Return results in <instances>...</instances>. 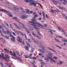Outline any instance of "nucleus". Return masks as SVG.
Masks as SVG:
<instances>
[{"label":"nucleus","instance_id":"473e14b6","mask_svg":"<svg viewBox=\"0 0 67 67\" xmlns=\"http://www.w3.org/2000/svg\"><path fill=\"white\" fill-rule=\"evenodd\" d=\"M54 39L55 41L58 42H59V41H60L59 40L57 39L56 38H54Z\"/></svg>","mask_w":67,"mask_h":67},{"label":"nucleus","instance_id":"412c9836","mask_svg":"<svg viewBox=\"0 0 67 67\" xmlns=\"http://www.w3.org/2000/svg\"><path fill=\"white\" fill-rule=\"evenodd\" d=\"M13 54H12V55L13 56H14V57H16V54H15V53L14 52H13Z\"/></svg>","mask_w":67,"mask_h":67},{"label":"nucleus","instance_id":"4d7b16f0","mask_svg":"<svg viewBox=\"0 0 67 67\" xmlns=\"http://www.w3.org/2000/svg\"><path fill=\"white\" fill-rule=\"evenodd\" d=\"M39 56H42V55H43V54H41V53H39L38 54Z\"/></svg>","mask_w":67,"mask_h":67},{"label":"nucleus","instance_id":"f3484780","mask_svg":"<svg viewBox=\"0 0 67 67\" xmlns=\"http://www.w3.org/2000/svg\"><path fill=\"white\" fill-rule=\"evenodd\" d=\"M14 9L16 10H19L20 9V8L19 7H14Z\"/></svg>","mask_w":67,"mask_h":67},{"label":"nucleus","instance_id":"37998d69","mask_svg":"<svg viewBox=\"0 0 67 67\" xmlns=\"http://www.w3.org/2000/svg\"><path fill=\"white\" fill-rule=\"evenodd\" d=\"M6 32L8 34H9L10 35V32L9 31H6Z\"/></svg>","mask_w":67,"mask_h":67},{"label":"nucleus","instance_id":"aec40b11","mask_svg":"<svg viewBox=\"0 0 67 67\" xmlns=\"http://www.w3.org/2000/svg\"><path fill=\"white\" fill-rule=\"evenodd\" d=\"M18 23H19L21 25H23V26H25V25L24 24L22 23L20 21H18V20L17 21Z\"/></svg>","mask_w":67,"mask_h":67},{"label":"nucleus","instance_id":"6e6d98bb","mask_svg":"<svg viewBox=\"0 0 67 67\" xmlns=\"http://www.w3.org/2000/svg\"><path fill=\"white\" fill-rule=\"evenodd\" d=\"M28 58H29L30 59H32V57H31V56H30L28 55Z\"/></svg>","mask_w":67,"mask_h":67},{"label":"nucleus","instance_id":"3c124183","mask_svg":"<svg viewBox=\"0 0 67 67\" xmlns=\"http://www.w3.org/2000/svg\"><path fill=\"white\" fill-rule=\"evenodd\" d=\"M63 7H61V5L59 6V9H63Z\"/></svg>","mask_w":67,"mask_h":67},{"label":"nucleus","instance_id":"6e6552de","mask_svg":"<svg viewBox=\"0 0 67 67\" xmlns=\"http://www.w3.org/2000/svg\"><path fill=\"white\" fill-rule=\"evenodd\" d=\"M38 47L41 48H42V49H43V50H44L45 49V47L44 46L38 45Z\"/></svg>","mask_w":67,"mask_h":67},{"label":"nucleus","instance_id":"20e7f679","mask_svg":"<svg viewBox=\"0 0 67 67\" xmlns=\"http://www.w3.org/2000/svg\"><path fill=\"white\" fill-rule=\"evenodd\" d=\"M0 11H1L2 12H6V13L7 14H10V13L8 12H9L8 11H7L4 9H0Z\"/></svg>","mask_w":67,"mask_h":67},{"label":"nucleus","instance_id":"7ed1b4c3","mask_svg":"<svg viewBox=\"0 0 67 67\" xmlns=\"http://www.w3.org/2000/svg\"><path fill=\"white\" fill-rule=\"evenodd\" d=\"M22 15L20 17V18L21 19H25L26 18H27V15H26L25 14H22Z\"/></svg>","mask_w":67,"mask_h":67},{"label":"nucleus","instance_id":"338daca9","mask_svg":"<svg viewBox=\"0 0 67 67\" xmlns=\"http://www.w3.org/2000/svg\"><path fill=\"white\" fill-rule=\"evenodd\" d=\"M58 37H59V38H63L61 36H58Z\"/></svg>","mask_w":67,"mask_h":67},{"label":"nucleus","instance_id":"49530a36","mask_svg":"<svg viewBox=\"0 0 67 67\" xmlns=\"http://www.w3.org/2000/svg\"><path fill=\"white\" fill-rule=\"evenodd\" d=\"M26 31L27 33H30V31H29L27 30H26Z\"/></svg>","mask_w":67,"mask_h":67},{"label":"nucleus","instance_id":"ddd939ff","mask_svg":"<svg viewBox=\"0 0 67 67\" xmlns=\"http://www.w3.org/2000/svg\"><path fill=\"white\" fill-rule=\"evenodd\" d=\"M3 54L1 53V54L0 55V59H1V57L2 59H4V57L3 56Z\"/></svg>","mask_w":67,"mask_h":67},{"label":"nucleus","instance_id":"864d4df0","mask_svg":"<svg viewBox=\"0 0 67 67\" xmlns=\"http://www.w3.org/2000/svg\"><path fill=\"white\" fill-rule=\"evenodd\" d=\"M7 26L8 28H9V24H8L7 23L5 25Z\"/></svg>","mask_w":67,"mask_h":67},{"label":"nucleus","instance_id":"c85d7f7f","mask_svg":"<svg viewBox=\"0 0 67 67\" xmlns=\"http://www.w3.org/2000/svg\"><path fill=\"white\" fill-rule=\"evenodd\" d=\"M44 59L45 60H46V61H47V62H48V61H49V60H48V59L47 58H44Z\"/></svg>","mask_w":67,"mask_h":67},{"label":"nucleus","instance_id":"a19ab883","mask_svg":"<svg viewBox=\"0 0 67 67\" xmlns=\"http://www.w3.org/2000/svg\"><path fill=\"white\" fill-rule=\"evenodd\" d=\"M8 15L9 17H11V18H12L13 17V15L11 14Z\"/></svg>","mask_w":67,"mask_h":67},{"label":"nucleus","instance_id":"4be33fe9","mask_svg":"<svg viewBox=\"0 0 67 67\" xmlns=\"http://www.w3.org/2000/svg\"><path fill=\"white\" fill-rule=\"evenodd\" d=\"M49 31H48V32H49V33H51V34H52V35H53V32H52V30L49 29Z\"/></svg>","mask_w":67,"mask_h":67},{"label":"nucleus","instance_id":"2f4dec72","mask_svg":"<svg viewBox=\"0 0 67 67\" xmlns=\"http://www.w3.org/2000/svg\"><path fill=\"white\" fill-rule=\"evenodd\" d=\"M63 18H64V19H66V20H67V17H66V16H65V15H63Z\"/></svg>","mask_w":67,"mask_h":67},{"label":"nucleus","instance_id":"69168bd1","mask_svg":"<svg viewBox=\"0 0 67 67\" xmlns=\"http://www.w3.org/2000/svg\"><path fill=\"white\" fill-rule=\"evenodd\" d=\"M24 36H25V37L26 38V40H27V38H26V35L25 34H24Z\"/></svg>","mask_w":67,"mask_h":67},{"label":"nucleus","instance_id":"bf43d9fd","mask_svg":"<svg viewBox=\"0 0 67 67\" xmlns=\"http://www.w3.org/2000/svg\"><path fill=\"white\" fill-rule=\"evenodd\" d=\"M47 26V25H46L45 24H43V26H44V27H46Z\"/></svg>","mask_w":67,"mask_h":67},{"label":"nucleus","instance_id":"f704fd0d","mask_svg":"<svg viewBox=\"0 0 67 67\" xmlns=\"http://www.w3.org/2000/svg\"><path fill=\"white\" fill-rule=\"evenodd\" d=\"M4 60H5V61H6V62H8V61L9 60V58H5L4 59Z\"/></svg>","mask_w":67,"mask_h":67},{"label":"nucleus","instance_id":"5fc2aeb1","mask_svg":"<svg viewBox=\"0 0 67 67\" xmlns=\"http://www.w3.org/2000/svg\"><path fill=\"white\" fill-rule=\"evenodd\" d=\"M29 36H30L31 38V39H32V38H34L32 37V36L31 35V34H30L29 35Z\"/></svg>","mask_w":67,"mask_h":67},{"label":"nucleus","instance_id":"72a5a7b5","mask_svg":"<svg viewBox=\"0 0 67 67\" xmlns=\"http://www.w3.org/2000/svg\"><path fill=\"white\" fill-rule=\"evenodd\" d=\"M25 48L26 50H29V47L27 46H25Z\"/></svg>","mask_w":67,"mask_h":67},{"label":"nucleus","instance_id":"79ce46f5","mask_svg":"<svg viewBox=\"0 0 67 67\" xmlns=\"http://www.w3.org/2000/svg\"><path fill=\"white\" fill-rule=\"evenodd\" d=\"M58 64L61 65L63 64V62H60L58 63Z\"/></svg>","mask_w":67,"mask_h":67},{"label":"nucleus","instance_id":"f257e3e1","mask_svg":"<svg viewBox=\"0 0 67 67\" xmlns=\"http://www.w3.org/2000/svg\"><path fill=\"white\" fill-rule=\"evenodd\" d=\"M28 1L30 2V3L29 4L30 5H31V6L34 5V6H35V7H36L37 2H34L33 0H28Z\"/></svg>","mask_w":67,"mask_h":67},{"label":"nucleus","instance_id":"9d476101","mask_svg":"<svg viewBox=\"0 0 67 67\" xmlns=\"http://www.w3.org/2000/svg\"><path fill=\"white\" fill-rule=\"evenodd\" d=\"M17 40L19 42V43H22V40L21 38L19 37H18Z\"/></svg>","mask_w":67,"mask_h":67},{"label":"nucleus","instance_id":"423d86ee","mask_svg":"<svg viewBox=\"0 0 67 67\" xmlns=\"http://www.w3.org/2000/svg\"><path fill=\"white\" fill-rule=\"evenodd\" d=\"M32 40L34 43L36 44H38V41H36L34 38H32Z\"/></svg>","mask_w":67,"mask_h":67},{"label":"nucleus","instance_id":"774afa93","mask_svg":"<svg viewBox=\"0 0 67 67\" xmlns=\"http://www.w3.org/2000/svg\"><path fill=\"white\" fill-rule=\"evenodd\" d=\"M38 16V15L37 14L36 15H35V18H36Z\"/></svg>","mask_w":67,"mask_h":67},{"label":"nucleus","instance_id":"6ab92c4d","mask_svg":"<svg viewBox=\"0 0 67 67\" xmlns=\"http://www.w3.org/2000/svg\"><path fill=\"white\" fill-rule=\"evenodd\" d=\"M31 21L33 22H36V20L35 18H34L31 19Z\"/></svg>","mask_w":67,"mask_h":67},{"label":"nucleus","instance_id":"39448f33","mask_svg":"<svg viewBox=\"0 0 67 67\" xmlns=\"http://www.w3.org/2000/svg\"><path fill=\"white\" fill-rule=\"evenodd\" d=\"M55 11H57V12H59V10L57 9H56L55 10H51L50 12H51V13H52V14H54V13H56Z\"/></svg>","mask_w":67,"mask_h":67},{"label":"nucleus","instance_id":"4c0bfd02","mask_svg":"<svg viewBox=\"0 0 67 67\" xmlns=\"http://www.w3.org/2000/svg\"><path fill=\"white\" fill-rule=\"evenodd\" d=\"M4 36L5 38H6V39H9V38L8 37V36Z\"/></svg>","mask_w":67,"mask_h":67},{"label":"nucleus","instance_id":"a18cd8bd","mask_svg":"<svg viewBox=\"0 0 67 67\" xmlns=\"http://www.w3.org/2000/svg\"><path fill=\"white\" fill-rule=\"evenodd\" d=\"M38 35H40V36H42V34L40 33V31H38Z\"/></svg>","mask_w":67,"mask_h":67},{"label":"nucleus","instance_id":"e433bc0d","mask_svg":"<svg viewBox=\"0 0 67 67\" xmlns=\"http://www.w3.org/2000/svg\"><path fill=\"white\" fill-rule=\"evenodd\" d=\"M5 57L7 58H9V57L7 54H6L5 55Z\"/></svg>","mask_w":67,"mask_h":67},{"label":"nucleus","instance_id":"2eb2a0df","mask_svg":"<svg viewBox=\"0 0 67 67\" xmlns=\"http://www.w3.org/2000/svg\"><path fill=\"white\" fill-rule=\"evenodd\" d=\"M13 20H15V21H18V20H18V18L16 17H14L13 18Z\"/></svg>","mask_w":67,"mask_h":67},{"label":"nucleus","instance_id":"052dcab7","mask_svg":"<svg viewBox=\"0 0 67 67\" xmlns=\"http://www.w3.org/2000/svg\"><path fill=\"white\" fill-rule=\"evenodd\" d=\"M27 13H28V14H30V10H28V11H26Z\"/></svg>","mask_w":67,"mask_h":67},{"label":"nucleus","instance_id":"bb28decb","mask_svg":"<svg viewBox=\"0 0 67 67\" xmlns=\"http://www.w3.org/2000/svg\"><path fill=\"white\" fill-rule=\"evenodd\" d=\"M2 31L4 34H6V32H5V31H4V30L3 29H2Z\"/></svg>","mask_w":67,"mask_h":67},{"label":"nucleus","instance_id":"a878e982","mask_svg":"<svg viewBox=\"0 0 67 67\" xmlns=\"http://www.w3.org/2000/svg\"><path fill=\"white\" fill-rule=\"evenodd\" d=\"M4 50L5 51H6L7 52V53H9V50H8L6 49H4Z\"/></svg>","mask_w":67,"mask_h":67},{"label":"nucleus","instance_id":"c9c22d12","mask_svg":"<svg viewBox=\"0 0 67 67\" xmlns=\"http://www.w3.org/2000/svg\"><path fill=\"white\" fill-rule=\"evenodd\" d=\"M34 28V27H36V25L35 24H32L31 25Z\"/></svg>","mask_w":67,"mask_h":67},{"label":"nucleus","instance_id":"cd10ccee","mask_svg":"<svg viewBox=\"0 0 67 67\" xmlns=\"http://www.w3.org/2000/svg\"><path fill=\"white\" fill-rule=\"evenodd\" d=\"M49 56H51V57H52L53 56V54H52V53H49L48 54Z\"/></svg>","mask_w":67,"mask_h":67},{"label":"nucleus","instance_id":"de8ad7c7","mask_svg":"<svg viewBox=\"0 0 67 67\" xmlns=\"http://www.w3.org/2000/svg\"><path fill=\"white\" fill-rule=\"evenodd\" d=\"M13 31H14L15 33H18V31H17V30H16L14 29L13 30Z\"/></svg>","mask_w":67,"mask_h":67},{"label":"nucleus","instance_id":"7c9ffc66","mask_svg":"<svg viewBox=\"0 0 67 67\" xmlns=\"http://www.w3.org/2000/svg\"><path fill=\"white\" fill-rule=\"evenodd\" d=\"M63 18H64V19H66V20H67V17H66V16H65V15H63Z\"/></svg>","mask_w":67,"mask_h":67},{"label":"nucleus","instance_id":"a211bd4d","mask_svg":"<svg viewBox=\"0 0 67 67\" xmlns=\"http://www.w3.org/2000/svg\"><path fill=\"white\" fill-rule=\"evenodd\" d=\"M39 50L41 53H44L45 52V50L43 51V50H42L40 49H39Z\"/></svg>","mask_w":67,"mask_h":67},{"label":"nucleus","instance_id":"f03ea898","mask_svg":"<svg viewBox=\"0 0 67 67\" xmlns=\"http://www.w3.org/2000/svg\"><path fill=\"white\" fill-rule=\"evenodd\" d=\"M10 36L11 37H12L11 38V41L12 43H14L15 42V37L13 36L12 35H10Z\"/></svg>","mask_w":67,"mask_h":67},{"label":"nucleus","instance_id":"c756f323","mask_svg":"<svg viewBox=\"0 0 67 67\" xmlns=\"http://www.w3.org/2000/svg\"><path fill=\"white\" fill-rule=\"evenodd\" d=\"M34 24H37L38 25H40V23L38 22H36L35 23H34Z\"/></svg>","mask_w":67,"mask_h":67},{"label":"nucleus","instance_id":"393cba45","mask_svg":"<svg viewBox=\"0 0 67 67\" xmlns=\"http://www.w3.org/2000/svg\"><path fill=\"white\" fill-rule=\"evenodd\" d=\"M32 34L34 36V37H37L38 36L36 34H35L33 32L32 33Z\"/></svg>","mask_w":67,"mask_h":67},{"label":"nucleus","instance_id":"680f3d73","mask_svg":"<svg viewBox=\"0 0 67 67\" xmlns=\"http://www.w3.org/2000/svg\"><path fill=\"white\" fill-rule=\"evenodd\" d=\"M62 41H63V42H65V39L62 38Z\"/></svg>","mask_w":67,"mask_h":67},{"label":"nucleus","instance_id":"13d9d810","mask_svg":"<svg viewBox=\"0 0 67 67\" xmlns=\"http://www.w3.org/2000/svg\"><path fill=\"white\" fill-rule=\"evenodd\" d=\"M33 13V11H30L29 12V14H32Z\"/></svg>","mask_w":67,"mask_h":67},{"label":"nucleus","instance_id":"58836bf2","mask_svg":"<svg viewBox=\"0 0 67 67\" xmlns=\"http://www.w3.org/2000/svg\"><path fill=\"white\" fill-rule=\"evenodd\" d=\"M24 57L26 58H28V55H25Z\"/></svg>","mask_w":67,"mask_h":67},{"label":"nucleus","instance_id":"ea45409f","mask_svg":"<svg viewBox=\"0 0 67 67\" xmlns=\"http://www.w3.org/2000/svg\"><path fill=\"white\" fill-rule=\"evenodd\" d=\"M34 49L33 48H32L31 49V53H33V51H34Z\"/></svg>","mask_w":67,"mask_h":67},{"label":"nucleus","instance_id":"8fccbe9b","mask_svg":"<svg viewBox=\"0 0 67 67\" xmlns=\"http://www.w3.org/2000/svg\"><path fill=\"white\" fill-rule=\"evenodd\" d=\"M62 32L63 34H65V31L64 30L62 31Z\"/></svg>","mask_w":67,"mask_h":67},{"label":"nucleus","instance_id":"603ef678","mask_svg":"<svg viewBox=\"0 0 67 67\" xmlns=\"http://www.w3.org/2000/svg\"><path fill=\"white\" fill-rule=\"evenodd\" d=\"M14 25L16 26V27H18L19 26L15 24V23H14Z\"/></svg>","mask_w":67,"mask_h":67},{"label":"nucleus","instance_id":"0eeeda50","mask_svg":"<svg viewBox=\"0 0 67 67\" xmlns=\"http://www.w3.org/2000/svg\"><path fill=\"white\" fill-rule=\"evenodd\" d=\"M38 47L41 48H42V49H43V50H44L45 49V47L44 46L38 45Z\"/></svg>","mask_w":67,"mask_h":67},{"label":"nucleus","instance_id":"5701e85b","mask_svg":"<svg viewBox=\"0 0 67 67\" xmlns=\"http://www.w3.org/2000/svg\"><path fill=\"white\" fill-rule=\"evenodd\" d=\"M19 34H20L21 35H22V36H24V34H23V32L20 31H19Z\"/></svg>","mask_w":67,"mask_h":67},{"label":"nucleus","instance_id":"0e129e2a","mask_svg":"<svg viewBox=\"0 0 67 67\" xmlns=\"http://www.w3.org/2000/svg\"><path fill=\"white\" fill-rule=\"evenodd\" d=\"M38 13L39 14H40V15H41V12L40 11H38Z\"/></svg>","mask_w":67,"mask_h":67},{"label":"nucleus","instance_id":"9b49d317","mask_svg":"<svg viewBox=\"0 0 67 67\" xmlns=\"http://www.w3.org/2000/svg\"><path fill=\"white\" fill-rule=\"evenodd\" d=\"M52 1L53 2V3H54L55 4H57V3H59V0L58 1H57V2H56L54 0H52Z\"/></svg>","mask_w":67,"mask_h":67},{"label":"nucleus","instance_id":"09e8293b","mask_svg":"<svg viewBox=\"0 0 67 67\" xmlns=\"http://www.w3.org/2000/svg\"><path fill=\"white\" fill-rule=\"evenodd\" d=\"M46 16L47 19H49V17H48V16L46 14Z\"/></svg>","mask_w":67,"mask_h":67},{"label":"nucleus","instance_id":"b1692460","mask_svg":"<svg viewBox=\"0 0 67 67\" xmlns=\"http://www.w3.org/2000/svg\"><path fill=\"white\" fill-rule=\"evenodd\" d=\"M0 64L1 66H2V67H4V64L3 63H2L1 62L0 63Z\"/></svg>","mask_w":67,"mask_h":67},{"label":"nucleus","instance_id":"f8f14e48","mask_svg":"<svg viewBox=\"0 0 67 67\" xmlns=\"http://www.w3.org/2000/svg\"><path fill=\"white\" fill-rule=\"evenodd\" d=\"M34 29H35V30H36L37 31V32H40L39 31V30H40V29L39 28L37 27H34Z\"/></svg>","mask_w":67,"mask_h":67},{"label":"nucleus","instance_id":"1a4fd4ad","mask_svg":"<svg viewBox=\"0 0 67 67\" xmlns=\"http://www.w3.org/2000/svg\"><path fill=\"white\" fill-rule=\"evenodd\" d=\"M48 58L49 59H51V60L50 61V63H51V64H53V61L52 60H53V59H53V58L50 57L49 56H48Z\"/></svg>","mask_w":67,"mask_h":67},{"label":"nucleus","instance_id":"dca6fc26","mask_svg":"<svg viewBox=\"0 0 67 67\" xmlns=\"http://www.w3.org/2000/svg\"><path fill=\"white\" fill-rule=\"evenodd\" d=\"M47 48H48L49 49V50H51V51H52V52H56V51L55 50H54L53 49L51 48L50 47H47Z\"/></svg>","mask_w":67,"mask_h":67},{"label":"nucleus","instance_id":"c03bdc74","mask_svg":"<svg viewBox=\"0 0 67 67\" xmlns=\"http://www.w3.org/2000/svg\"><path fill=\"white\" fill-rule=\"evenodd\" d=\"M37 37H38V39H39V40H41V38H42V37L40 36H37Z\"/></svg>","mask_w":67,"mask_h":67},{"label":"nucleus","instance_id":"e2e57ef3","mask_svg":"<svg viewBox=\"0 0 67 67\" xmlns=\"http://www.w3.org/2000/svg\"><path fill=\"white\" fill-rule=\"evenodd\" d=\"M28 41L29 42H31V40L30 39H28Z\"/></svg>","mask_w":67,"mask_h":67},{"label":"nucleus","instance_id":"4468645a","mask_svg":"<svg viewBox=\"0 0 67 67\" xmlns=\"http://www.w3.org/2000/svg\"><path fill=\"white\" fill-rule=\"evenodd\" d=\"M27 23L30 25H32V23H34L31 21H29L27 22Z\"/></svg>","mask_w":67,"mask_h":67}]
</instances>
